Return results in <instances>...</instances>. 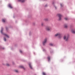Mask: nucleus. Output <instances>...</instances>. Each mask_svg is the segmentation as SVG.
Listing matches in <instances>:
<instances>
[{
    "label": "nucleus",
    "mask_w": 75,
    "mask_h": 75,
    "mask_svg": "<svg viewBox=\"0 0 75 75\" xmlns=\"http://www.w3.org/2000/svg\"><path fill=\"white\" fill-rule=\"evenodd\" d=\"M42 74H43V75H46V74H45V73L44 72H43L42 73Z\"/></svg>",
    "instance_id": "nucleus-19"
},
{
    "label": "nucleus",
    "mask_w": 75,
    "mask_h": 75,
    "mask_svg": "<svg viewBox=\"0 0 75 75\" xmlns=\"http://www.w3.org/2000/svg\"><path fill=\"white\" fill-rule=\"evenodd\" d=\"M6 28V29H7V28Z\"/></svg>",
    "instance_id": "nucleus-29"
},
{
    "label": "nucleus",
    "mask_w": 75,
    "mask_h": 75,
    "mask_svg": "<svg viewBox=\"0 0 75 75\" xmlns=\"http://www.w3.org/2000/svg\"><path fill=\"white\" fill-rule=\"evenodd\" d=\"M55 8H56H56H57V7H56L55 6Z\"/></svg>",
    "instance_id": "nucleus-27"
},
{
    "label": "nucleus",
    "mask_w": 75,
    "mask_h": 75,
    "mask_svg": "<svg viewBox=\"0 0 75 75\" xmlns=\"http://www.w3.org/2000/svg\"><path fill=\"white\" fill-rule=\"evenodd\" d=\"M2 21L3 23H5L6 22V19H2Z\"/></svg>",
    "instance_id": "nucleus-11"
},
{
    "label": "nucleus",
    "mask_w": 75,
    "mask_h": 75,
    "mask_svg": "<svg viewBox=\"0 0 75 75\" xmlns=\"http://www.w3.org/2000/svg\"><path fill=\"white\" fill-rule=\"evenodd\" d=\"M55 37H57V36H59V38H60L62 37V36L61 35V33H56V34H55Z\"/></svg>",
    "instance_id": "nucleus-1"
},
{
    "label": "nucleus",
    "mask_w": 75,
    "mask_h": 75,
    "mask_svg": "<svg viewBox=\"0 0 75 75\" xmlns=\"http://www.w3.org/2000/svg\"><path fill=\"white\" fill-rule=\"evenodd\" d=\"M64 39L66 41H68V36H64Z\"/></svg>",
    "instance_id": "nucleus-2"
},
{
    "label": "nucleus",
    "mask_w": 75,
    "mask_h": 75,
    "mask_svg": "<svg viewBox=\"0 0 75 75\" xmlns=\"http://www.w3.org/2000/svg\"><path fill=\"white\" fill-rule=\"evenodd\" d=\"M15 71L16 72H18V70H15Z\"/></svg>",
    "instance_id": "nucleus-22"
},
{
    "label": "nucleus",
    "mask_w": 75,
    "mask_h": 75,
    "mask_svg": "<svg viewBox=\"0 0 75 75\" xmlns=\"http://www.w3.org/2000/svg\"><path fill=\"white\" fill-rule=\"evenodd\" d=\"M6 66H7V67H8V66H10V64H6Z\"/></svg>",
    "instance_id": "nucleus-18"
},
{
    "label": "nucleus",
    "mask_w": 75,
    "mask_h": 75,
    "mask_svg": "<svg viewBox=\"0 0 75 75\" xmlns=\"http://www.w3.org/2000/svg\"><path fill=\"white\" fill-rule=\"evenodd\" d=\"M3 49H4V48H3Z\"/></svg>",
    "instance_id": "nucleus-28"
},
{
    "label": "nucleus",
    "mask_w": 75,
    "mask_h": 75,
    "mask_svg": "<svg viewBox=\"0 0 75 75\" xmlns=\"http://www.w3.org/2000/svg\"><path fill=\"white\" fill-rule=\"evenodd\" d=\"M71 32L72 33H73V34H75V31L74 30H71Z\"/></svg>",
    "instance_id": "nucleus-13"
},
{
    "label": "nucleus",
    "mask_w": 75,
    "mask_h": 75,
    "mask_svg": "<svg viewBox=\"0 0 75 75\" xmlns=\"http://www.w3.org/2000/svg\"><path fill=\"white\" fill-rule=\"evenodd\" d=\"M60 6L61 7H62V4H60Z\"/></svg>",
    "instance_id": "nucleus-24"
},
{
    "label": "nucleus",
    "mask_w": 75,
    "mask_h": 75,
    "mask_svg": "<svg viewBox=\"0 0 75 75\" xmlns=\"http://www.w3.org/2000/svg\"><path fill=\"white\" fill-rule=\"evenodd\" d=\"M47 38H46L45 39L44 41L43 42V45H45V44L47 42Z\"/></svg>",
    "instance_id": "nucleus-4"
},
{
    "label": "nucleus",
    "mask_w": 75,
    "mask_h": 75,
    "mask_svg": "<svg viewBox=\"0 0 75 75\" xmlns=\"http://www.w3.org/2000/svg\"><path fill=\"white\" fill-rule=\"evenodd\" d=\"M64 19L65 20H68V18H64Z\"/></svg>",
    "instance_id": "nucleus-16"
},
{
    "label": "nucleus",
    "mask_w": 75,
    "mask_h": 75,
    "mask_svg": "<svg viewBox=\"0 0 75 75\" xmlns=\"http://www.w3.org/2000/svg\"><path fill=\"white\" fill-rule=\"evenodd\" d=\"M5 36H6V37H7V38H9V37L8 36V35H6V34H3Z\"/></svg>",
    "instance_id": "nucleus-8"
},
{
    "label": "nucleus",
    "mask_w": 75,
    "mask_h": 75,
    "mask_svg": "<svg viewBox=\"0 0 75 75\" xmlns=\"http://www.w3.org/2000/svg\"><path fill=\"white\" fill-rule=\"evenodd\" d=\"M47 58L48 61H50V56H48L47 57Z\"/></svg>",
    "instance_id": "nucleus-10"
},
{
    "label": "nucleus",
    "mask_w": 75,
    "mask_h": 75,
    "mask_svg": "<svg viewBox=\"0 0 75 75\" xmlns=\"http://www.w3.org/2000/svg\"><path fill=\"white\" fill-rule=\"evenodd\" d=\"M47 20H48V19H46V21H47Z\"/></svg>",
    "instance_id": "nucleus-26"
},
{
    "label": "nucleus",
    "mask_w": 75,
    "mask_h": 75,
    "mask_svg": "<svg viewBox=\"0 0 75 75\" xmlns=\"http://www.w3.org/2000/svg\"><path fill=\"white\" fill-rule=\"evenodd\" d=\"M64 28H67L68 27V25H64Z\"/></svg>",
    "instance_id": "nucleus-12"
},
{
    "label": "nucleus",
    "mask_w": 75,
    "mask_h": 75,
    "mask_svg": "<svg viewBox=\"0 0 75 75\" xmlns=\"http://www.w3.org/2000/svg\"><path fill=\"white\" fill-rule=\"evenodd\" d=\"M47 5H46L45 6V7H47Z\"/></svg>",
    "instance_id": "nucleus-25"
},
{
    "label": "nucleus",
    "mask_w": 75,
    "mask_h": 75,
    "mask_svg": "<svg viewBox=\"0 0 75 75\" xmlns=\"http://www.w3.org/2000/svg\"><path fill=\"white\" fill-rule=\"evenodd\" d=\"M44 24V23H42V24H41L42 26H43Z\"/></svg>",
    "instance_id": "nucleus-21"
},
{
    "label": "nucleus",
    "mask_w": 75,
    "mask_h": 75,
    "mask_svg": "<svg viewBox=\"0 0 75 75\" xmlns=\"http://www.w3.org/2000/svg\"><path fill=\"white\" fill-rule=\"evenodd\" d=\"M46 29L47 31H50L51 30V28L50 27H47L46 28Z\"/></svg>",
    "instance_id": "nucleus-5"
},
{
    "label": "nucleus",
    "mask_w": 75,
    "mask_h": 75,
    "mask_svg": "<svg viewBox=\"0 0 75 75\" xmlns=\"http://www.w3.org/2000/svg\"><path fill=\"white\" fill-rule=\"evenodd\" d=\"M20 52H21V53L23 52L21 50H20Z\"/></svg>",
    "instance_id": "nucleus-23"
},
{
    "label": "nucleus",
    "mask_w": 75,
    "mask_h": 75,
    "mask_svg": "<svg viewBox=\"0 0 75 75\" xmlns=\"http://www.w3.org/2000/svg\"><path fill=\"white\" fill-rule=\"evenodd\" d=\"M3 28H2L1 31V34H3Z\"/></svg>",
    "instance_id": "nucleus-15"
},
{
    "label": "nucleus",
    "mask_w": 75,
    "mask_h": 75,
    "mask_svg": "<svg viewBox=\"0 0 75 75\" xmlns=\"http://www.w3.org/2000/svg\"><path fill=\"white\" fill-rule=\"evenodd\" d=\"M8 6L9 7L11 8H13V7H12V6L10 4H9Z\"/></svg>",
    "instance_id": "nucleus-14"
},
{
    "label": "nucleus",
    "mask_w": 75,
    "mask_h": 75,
    "mask_svg": "<svg viewBox=\"0 0 75 75\" xmlns=\"http://www.w3.org/2000/svg\"><path fill=\"white\" fill-rule=\"evenodd\" d=\"M57 16L59 17V20H61L62 16V15H61L60 14H57Z\"/></svg>",
    "instance_id": "nucleus-3"
},
{
    "label": "nucleus",
    "mask_w": 75,
    "mask_h": 75,
    "mask_svg": "<svg viewBox=\"0 0 75 75\" xmlns=\"http://www.w3.org/2000/svg\"><path fill=\"white\" fill-rule=\"evenodd\" d=\"M19 1H21L22 3H23L25 1V0H18Z\"/></svg>",
    "instance_id": "nucleus-6"
},
{
    "label": "nucleus",
    "mask_w": 75,
    "mask_h": 75,
    "mask_svg": "<svg viewBox=\"0 0 75 75\" xmlns=\"http://www.w3.org/2000/svg\"><path fill=\"white\" fill-rule=\"evenodd\" d=\"M49 45H50V46H53V44H52V43H50L49 44Z\"/></svg>",
    "instance_id": "nucleus-17"
},
{
    "label": "nucleus",
    "mask_w": 75,
    "mask_h": 75,
    "mask_svg": "<svg viewBox=\"0 0 75 75\" xmlns=\"http://www.w3.org/2000/svg\"><path fill=\"white\" fill-rule=\"evenodd\" d=\"M4 40L5 41H6V39L5 38H4Z\"/></svg>",
    "instance_id": "nucleus-20"
},
{
    "label": "nucleus",
    "mask_w": 75,
    "mask_h": 75,
    "mask_svg": "<svg viewBox=\"0 0 75 75\" xmlns=\"http://www.w3.org/2000/svg\"><path fill=\"white\" fill-rule=\"evenodd\" d=\"M29 67L30 68H31V69H32V67L31 66V63H29Z\"/></svg>",
    "instance_id": "nucleus-9"
},
{
    "label": "nucleus",
    "mask_w": 75,
    "mask_h": 75,
    "mask_svg": "<svg viewBox=\"0 0 75 75\" xmlns=\"http://www.w3.org/2000/svg\"><path fill=\"white\" fill-rule=\"evenodd\" d=\"M20 68H23V69H25V68L23 66H19Z\"/></svg>",
    "instance_id": "nucleus-7"
}]
</instances>
